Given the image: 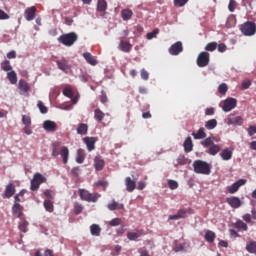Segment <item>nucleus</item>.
<instances>
[{
    "label": "nucleus",
    "instance_id": "nucleus-14",
    "mask_svg": "<svg viewBox=\"0 0 256 256\" xmlns=\"http://www.w3.org/2000/svg\"><path fill=\"white\" fill-rule=\"evenodd\" d=\"M126 191L128 193H133L134 189H137V182L132 180L131 177H126L125 179Z\"/></svg>",
    "mask_w": 256,
    "mask_h": 256
},
{
    "label": "nucleus",
    "instance_id": "nucleus-62",
    "mask_svg": "<svg viewBox=\"0 0 256 256\" xmlns=\"http://www.w3.org/2000/svg\"><path fill=\"white\" fill-rule=\"evenodd\" d=\"M251 87V80H244L242 82V89H249Z\"/></svg>",
    "mask_w": 256,
    "mask_h": 256
},
{
    "label": "nucleus",
    "instance_id": "nucleus-16",
    "mask_svg": "<svg viewBox=\"0 0 256 256\" xmlns=\"http://www.w3.org/2000/svg\"><path fill=\"white\" fill-rule=\"evenodd\" d=\"M15 185L13 183H9L4 191V197H6V199H11V197H13L15 195Z\"/></svg>",
    "mask_w": 256,
    "mask_h": 256
},
{
    "label": "nucleus",
    "instance_id": "nucleus-63",
    "mask_svg": "<svg viewBox=\"0 0 256 256\" xmlns=\"http://www.w3.org/2000/svg\"><path fill=\"white\" fill-rule=\"evenodd\" d=\"M23 131L26 135H31V133H33V130H31V125L24 126Z\"/></svg>",
    "mask_w": 256,
    "mask_h": 256
},
{
    "label": "nucleus",
    "instance_id": "nucleus-60",
    "mask_svg": "<svg viewBox=\"0 0 256 256\" xmlns=\"http://www.w3.org/2000/svg\"><path fill=\"white\" fill-rule=\"evenodd\" d=\"M141 78L144 79V81L149 80V72H147L145 69L141 70Z\"/></svg>",
    "mask_w": 256,
    "mask_h": 256
},
{
    "label": "nucleus",
    "instance_id": "nucleus-55",
    "mask_svg": "<svg viewBox=\"0 0 256 256\" xmlns=\"http://www.w3.org/2000/svg\"><path fill=\"white\" fill-rule=\"evenodd\" d=\"M22 123L24 126L31 125V116L23 115L22 116Z\"/></svg>",
    "mask_w": 256,
    "mask_h": 256
},
{
    "label": "nucleus",
    "instance_id": "nucleus-41",
    "mask_svg": "<svg viewBox=\"0 0 256 256\" xmlns=\"http://www.w3.org/2000/svg\"><path fill=\"white\" fill-rule=\"evenodd\" d=\"M205 127L208 129V131L215 129V127H217V120L216 119L208 120L205 123Z\"/></svg>",
    "mask_w": 256,
    "mask_h": 256
},
{
    "label": "nucleus",
    "instance_id": "nucleus-33",
    "mask_svg": "<svg viewBox=\"0 0 256 256\" xmlns=\"http://www.w3.org/2000/svg\"><path fill=\"white\" fill-rule=\"evenodd\" d=\"M18 89H20V91H23V93H27L30 89L29 83H27V81L23 79L19 80Z\"/></svg>",
    "mask_w": 256,
    "mask_h": 256
},
{
    "label": "nucleus",
    "instance_id": "nucleus-42",
    "mask_svg": "<svg viewBox=\"0 0 256 256\" xmlns=\"http://www.w3.org/2000/svg\"><path fill=\"white\" fill-rule=\"evenodd\" d=\"M234 226L236 227V229H242V231H247V229H249V226H247V224L242 220L236 221Z\"/></svg>",
    "mask_w": 256,
    "mask_h": 256
},
{
    "label": "nucleus",
    "instance_id": "nucleus-2",
    "mask_svg": "<svg viewBox=\"0 0 256 256\" xmlns=\"http://www.w3.org/2000/svg\"><path fill=\"white\" fill-rule=\"evenodd\" d=\"M79 39V36H77V33L70 32L67 34H63L58 38L59 43H62V45H65L66 47H71V45L75 44V41Z\"/></svg>",
    "mask_w": 256,
    "mask_h": 256
},
{
    "label": "nucleus",
    "instance_id": "nucleus-39",
    "mask_svg": "<svg viewBox=\"0 0 256 256\" xmlns=\"http://www.w3.org/2000/svg\"><path fill=\"white\" fill-rule=\"evenodd\" d=\"M202 147L207 149V147H212V145H215V141L212 137L206 138L204 141L201 142Z\"/></svg>",
    "mask_w": 256,
    "mask_h": 256
},
{
    "label": "nucleus",
    "instance_id": "nucleus-64",
    "mask_svg": "<svg viewBox=\"0 0 256 256\" xmlns=\"http://www.w3.org/2000/svg\"><path fill=\"white\" fill-rule=\"evenodd\" d=\"M100 101L101 103H107L108 101L107 94H105L103 91L101 92V95H100Z\"/></svg>",
    "mask_w": 256,
    "mask_h": 256
},
{
    "label": "nucleus",
    "instance_id": "nucleus-58",
    "mask_svg": "<svg viewBox=\"0 0 256 256\" xmlns=\"http://www.w3.org/2000/svg\"><path fill=\"white\" fill-rule=\"evenodd\" d=\"M217 49L219 51V53H225V51H227V45L221 43V44H217Z\"/></svg>",
    "mask_w": 256,
    "mask_h": 256
},
{
    "label": "nucleus",
    "instance_id": "nucleus-57",
    "mask_svg": "<svg viewBox=\"0 0 256 256\" xmlns=\"http://www.w3.org/2000/svg\"><path fill=\"white\" fill-rule=\"evenodd\" d=\"M108 185H109V183L105 180H100V181L96 182V186L103 187V191H105V189H107Z\"/></svg>",
    "mask_w": 256,
    "mask_h": 256
},
{
    "label": "nucleus",
    "instance_id": "nucleus-3",
    "mask_svg": "<svg viewBox=\"0 0 256 256\" xmlns=\"http://www.w3.org/2000/svg\"><path fill=\"white\" fill-rule=\"evenodd\" d=\"M47 178L41 173L37 172L34 174L33 179L31 180L30 189L31 191H37L41 187L42 183H46Z\"/></svg>",
    "mask_w": 256,
    "mask_h": 256
},
{
    "label": "nucleus",
    "instance_id": "nucleus-47",
    "mask_svg": "<svg viewBox=\"0 0 256 256\" xmlns=\"http://www.w3.org/2000/svg\"><path fill=\"white\" fill-rule=\"evenodd\" d=\"M228 90L229 87H227V84L225 83L220 84L218 87V92L220 93V95H225V93H227Z\"/></svg>",
    "mask_w": 256,
    "mask_h": 256
},
{
    "label": "nucleus",
    "instance_id": "nucleus-38",
    "mask_svg": "<svg viewBox=\"0 0 256 256\" xmlns=\"http://www.w3.org/2000/svg\"><path fill=\"white\" fill-rule=\"evenodd\" d=\"M246 251H248V253H256V242L253 240L248 242L246 244Z\"/></svg>",
    "mask_w": 256,
    "mask_h": 256
},
{
    "label": "nucleus",
    "instance_id": "nucleus-49",
    "mask_svg": "<svg viewBox=\"0 0 256 256\" xmlns=\"http://www.w3.org/2000/svg\"><path fill=\"white\" fill-rule=\"evenodd\" d=\"M178 165H187V158L184 155L178 156L176 167Z\"/></svg>",
    "mask_w": 256,
    "mask_h": 256
},
{
    "label": "nucleus",
    "instance_id": "nucleus-7",
    "mask_svg": "<svg viewBox=\"0 0 256 256\" xmlns=\"http://www.w3.org/2000/svg\"><path fill=\"white\" fill-rule=\"evenodd\" d=\"M168 53L174 56L183 53V42L177 41L176 43L172 44L171 47L168 49Z\"/></svg>",
    "mask_w": 256,
    "mask_h": 256
},
{
    "label": "nucleus",
    "instance_id": "nucleus-26",
    "mask_svg": "<svg viewBox=\"0 0 256 256\" xmlns=\"http://www.w3.org/2000/svg\"><path fill=\"white\" fill-rule=\"evenodd\" d=\"M94 119L98 122L101 123L103 119H105V113L101 111V109L97 108L94 110Z\"/></svg>",
    "mask_w": 256,
    "mask_h": 256
},
{
    "label": "nucleus",
    "instance_id": "nucleus-15",
    "mask_svg": "<svg viewBox=\"0 0 256 256\" xmlns=\"http://www.w3.org/2000/svg\"><path fill=\"white\" fill-rule=\"evenodd\" d=\"M88 151H93L95 149V143H97V139L95 137H85L83 139Z\"/></svg>",
    "mask_w": 256,
    "mask_h": 256
},
{
    "label": "nucleus",
    "instance_id": "nucleus-29",
    "mask_svg": "<svg viewBox=\"0 0 256 256\" xmlns=\"http://www.w3.org/2000/svg\"><path fill=\"white\" fill-rule=\"evenodd\" d=\"M219 151H221V147L217 144H214L208 148L206 153L215 157V155H217V153H219Z\"/></svg>",
    "mask_w": 256,
    "mask_h": 256
},
{
    "label": "nucleus",
    "instance_id": "nucleus-53",
    "mask_svg": "<svg viewBox=\"0 0 256 256\" xmlns=\"http://www.w3.org/2000/svg\"><path fill=\"white\" fill-rule=\"evenodd\" d=\"M168 187L169 189L175 190L179 187V183L175 180H168Z\"/></svg>",
    "mask_w": 256,
    "mask_h": 256
},
{
    "label": "nucleus",
    "instance_id": "nucleus-54",
    "mask_svg": "<svg viewBox=\"0 0 256 256\" xmlns=\"http://www.w3.org/2000/svg\"><path fill=\"white\" fill-rule=\"evenodd\" d=\"M228 9H229L230 13H233V11H235V9H237V2L235 0H230Z\"/></svg>",
    "mask_w": 256,
    "mask_h": 256
},
{
    "label": "nucleus",
    "instance_id": "nucleus-52",
    "mask_svg": "<svg viewBox=\"0 0 256 256\" xmlns=\"http://www.w3.org/2000/svg\"><path fill=\"white\" fill-rule=\"evenodd\" d=\"M189 0H174L175 7H185Z\"/></svg>",
    "mask_w": 256,
    "mask_h": 256
},
{
    "label": "nucleus",
    "instance_id": "nucleus-51",
    "mask_svg": "<svg viewBox=\"0 0 256 256\" xmlns=\"http://www.w3.org/2000/svg\"><path fill=\"white\" fill-rule=\"evenodd\" d=\"M121 225V218H114L109 222L110 227H119Z\"/></svg>",
    "mask_w": 256,
    "mask_h": 256
},
{
    "label": "nucleus",
    "instance_id": "nucleus-6",
    "mask_svg": "<svg viewBox=\"0 0 256 256\" xmlns=\"http://www.w3.org/2000/svg\"><path fill=\"white\" fill-rule=\"evenodd\" d=\"M237 107V99L235 98H227L223 101L222 109L225 113H229V111H233Z\"/></svg>",
    "mask_w": 256,
    "mask_h": 256
},
{
    "label": "nucleus",
    "instance_id": "nucleus-1",
    "mask_svg": "<svg viewBox=\"0 0 256 256\" xmlns=\"http://www.w3.org/2000/svg\"><path fill=\"white\" fill-rule=\"evenodd\" d=\"M194 173L199 175H211V165L203 160H195L193 162Z\"/></svg>",
    "mask_w": 256,
    "mask_h": 256
},
{
    "label": "nucleus",
    "instance_id": "nucleus-22",
    "mask_svg": "<svg viewBox=\"0 0 256 256\" xmlns=\"http://www.w3.org/2000/svg\"><path fill=\"white\" fill-rule=\"evenodd\" d=\"M83 57L86 62L89 63V65H97V63H99V61H97V58L95 56H92L89 52H85L83 54Z\"/></svg>",
    "mask_w": 256,
    "mask_h": 256
},
{
    "label": "nucleus",
    "instance_id": "nucleus-10",
    "mask_svg": "<svg viewBox=\"0 0 256 256\" xmlns=\"http://www.w3.org/2000/svg\"><path fill=\"white\" fill-rule=\"evenodd\" d=\"M227 125H243V117L230 114L227 118Z\"/></svg>",
    "mask_w": 256,
    "mask_h": 256
},
{
    "label": "nucleus",
    "instance_id": "nucleus-48",
    "mask_svg": "<svg viewBox=\"0 0 256 256\" xmlns=\"http://www.w3.org/2000/svg\"><path fill=\"white\" fill-rule=\"evenodd\" d=\"M63 96L71 99L73 97V90L69 87L63 89Z\"/></svg>",
    "mask_w": 256,
    "mask_h": 256
},
{
    "label": "nucleus",
    "instance_id": "nucleus-43",
    "mask_svg": "<svg viewBox=\"0 0 256 256\" xmlns=\"http://www.w3.org/2000/svg\"><path fill=\"white\" fill-rule=\"evenodd\" d=\"M44 208L46 209V211H48V213H53V202H51V200H45Z\"/></svg>",
    "mask_w": 256,
    "mask_h": 256
},
{
    "label": "nucleus",
    "instance_id": "nucleus-28",
    "mask_svg": "<svg viewBox=\"0 0 256 256\" xmlns=\"http://www.w3.org/2000/svg\"><path fill=\"white\" fill-rule=\"evenodd\" d=\"M192 137H194V139L196 140L205 139V137H207V133H205V128H199L197 133L193 132Z\"/></svg>",
    "mask_w": 256,
    "mask_h": 256
},
{
    "label": "nucleus",
    "instance_id": "nucleus-21",
    "mask_svg": "<svg viewBox=\"0 0 256 256\" xmlns=\"http://www.w3.org/2000/svg\"><path fill=\"white\" fill-rule=\"evenodd\" d=\"M132 48L133 45H131V43H129L128 41L121 40L119 43V49H121L124 53H129Z\"/></svg>",
    "mask_w": 256,
    "mask_h": 256
},
{
    "label": "nucleus",
    "instance_id": "nucleus-34",
    "mask_svg": "<svg viewBox=\"0 0 256 256\" xmlns=\"http://www.w3.org/2000/svg\"><path fill=\"white\" fill-rule=\"evenodd\" d=\"M7 79L11 85H17V73L15 71H10L7 73Z\"/></svg>",
    "mask_w": 256,
    "mask_h": 256
},
{
    "label": "nucleus",
    "instance_id": "nucleus-5",
    "mask_svg": "<svg viewBox=\"0 0 256 256\" xmlns=\"http://www.w3.org/2000/svg\"><path fill=\"white\" fill-rule=\"evenodd\" d=\"M240 29L243 35L251 37V35H255L256 33V24L255 22L247 21L246 23L241 25Z\"/></svg>",
    "mask_w": 256,
    "mask_h": 256
},
{
    "label": "nucleus",
    "instance_id": "nucleus-30",
    "mask_svg": "<svg viewBox=\"0 0 256 256\" xmlns=\"http://www.w3.org/2000/svg\"><path fill=\"white\" fill-rule=\"evenodd\" d=\"M177 214L180 219H185L187 215H193V209H179Z\"/></svg>",
    "mask_w": 256,
    "mask_h": 256
},
{
    "label": "nucleus",
    "instance_id": "nucleus-8",
    "mask_svg": "<svg viewBox=\"0 0 256 256\" xmlns=\"http://www.w3.org/2000/svg\"><path fill=\"white\" fill-rule=\"evenodd\" d=\"M245 183H247V180L240 179V180L236 181L235 183H233L231 186H228L227 191L231 195H233V194L237 193L239 191V188L243 187V185H245Z\"/></svg>",
    "mask_w": 256,
    "mask_h": 256
},
{
    "label": "nucleus",
    "instance_id": "nucleus-59",
    "mask_svg": "<svg viewBox=\"0 0 256 256\" xmlns=\"http://www.w3.org/2000/svg\"><path fill=\"white\" fill-rule=\"evenodd\" d=\"M80 173H81V168L79 167H74L71 170V175H73V177H77Z\"/></svg>",
    "mask_w": 256,
    "mask_h": 256
},
{
    "label": "nucleus",
    "instance_id": "nucleus-56",
    "mask_svg": "<svg viewBox=\"0 0 256 256\" xmlns=\"http://www.w3.org/2000/svg\"><path fill=\"white\" fill-rule=\"evenodd\" d=\"M74 211H75V214L76 215H80V213L83 212V205L79 204V203H76L74 205Z\"/></svg>",
    "mask_w": 256,
    "mask_h": 256
},
{
    "label": "nucleus",
    "instance_id": "nucleus-13",
    "mask_svg": "<svg viewBox=\"0 0 256 256\" xmlns=\"http://www.w3.org/2000/svg\"><path fill=\"white\" fill-rule=\"evenodd\" d=\"M43 128L45 129V131L55 133V131H57V124L54 121L46 120L43 123Z\"/></svg>",
    "mask_w": 256,
    "mask_h": 256
},
{
    "label": "nucleus",
    "instance_id": "nucleus-25",
    "mask_svg": "<svg viewBox=\"0 0 256 256\" xmlns=\"http://www.w3.org/2000/svg\"><path fill=\"white\" fill-rule=\"evenodd\" d=\"M143 236V230H137L136 232H128L127 238L129 241H136L139 237Z\"/></svg>",
    "mask_w": 256,
    "mask_h": 256
},
{
    "label": "nucleus",
    "instance_id": "nucleus-46",
    "mask_svg": "<svg viewBox=\"0 0 256 256\" xmlns=\"http://www.w3.org/2000/svg\"><path fill=\"white\" fill-rule=\"evenodd\" d=\"M37 107L40 110V113L45 114L49 111V109L43 104V102L40 100L37 103Z\"/></svg>",
    "mask_w": 256,
    "mask_h": 256
},
{
    "label": "nucleus",
    "instance_id": "nucleus-11",
    "mask_svg": "<svg viewBox=\"0 0 256 256\" xmlns=\"http://www.w3.org/2000/svg\"><path fill=\"white\" fill-rule=\"evenodd\" d=\"M36 13H37V7L31 6V7L27 8L24 11V16H25L26 21H33V19H35Z\"/></svg>",
    "mask_w": 256,
    "mask_h": 256
},
{
    "label": "nucleus",
    "instance_id": "nucleus-35",
    "mask_svg": "<svg viewBox=\"0 0 256 256\" xmlns=\"http://www.w3.org/2000/svg\"><path fill=\"white\" fill-rule=\"evenodd\" d=\"M97 11H99L100 13H103V12L107 11V1L98 0Z\"/></svg>",
    "mask_w": 256,
    "mask_h": 256
},
{
    "label": "nucleus",
    "instance_id": "nucleus-61",
    "mask_svg": "<svg viewBox=\"0 0 256 256\" xmlns=\"http://www.w3.org/2000/svg\"><path fill=\"white\" fill-rule=\"evenodd\" d=\"M255 133H256V126H249V128H248V135L250 137H253V135H255Z\"/></svg>",
    "mask_w": 256,
    "mask_h": 256
},
{
    "label": "nucleus",
    "instance_id": "nucleus-9",
    "mask_svg": "<svg viewBox=\"0 0 256 256\" xmlns=\"http://www.w3.org/2000/svg\"><path fill=\"white\" fill-rule=\"evenodd\" d=\"M211 55L209 52H201L197 57V65H209Z\"/></svg>",
    "mask_w": 256,
    "mask_h": 256
},
{
    "label": "nucleus",
    "instance_id": "nucleus-36",
    "mask_svg": "<svg viewBox=\"0 0 256 256\" xmlns=\"http://www.w3.org/2000/svg\"><path fill=\"white\" fill-rule=\"evenodd\" d=\"M59 147H61V142H54L52 144V157H59Z\"/></svg>",
    "mask_w": 256,
    "mask_h": 256
},
{
    "label": "nucleus",
    "instance_id": "nucleus-37",
    "mask_svg": "<svg viewBox=\"0 0 256 256\" xmlns=\"http://www.w3.org/2000/svg\"><path fill=\"white\" fill-rule=\"evenodd\" d=\"M108 209L109 211H115L116 209H125V205L113 201L112 203L108 204Z\"/></svg>",
    "mask_w": 256,
    "mask_h": 256
},
{
    "label": "nucleus",
    "instance_id": "nucleus-27",
    "mask_svg": "<svg viewBox=\"0 0 256 256\" xmlns=\"http://www.w3.org/2000/svg\"><path fill=\"white\" fill-rule=\"evenodd\" d=\"M90 232L93 237H99L101 235V227L98 224H92L90 226Z\"/></svg>",
    "mask_w": 256,
    "mask_h": 256
},
{
    "label": "nucleus",
    "instance_id": "nucleus-45",
    "mask_svg": "<svg viewBox=\"0 0 256 256\" xmlns=\"http://www.w3.org/2000/svg\"><path fill=\"white\" fill-rule=\"evenodd\" d=\"M157 35H159V28H156L152 32L147 33L146 39L148 40L155 39Z\"/></svg>",
    "mask_w": 256,
    "mask_h": 256
},
{
    "label": "nucleus",
    "instance_id": "nucleus-17",
    "mask_svg": "<svg viewBox=\"0 0 256 256\" xmlns=\"http://www.w3.org/2000/svg\"><path fill=\"white\" fill-rule=\"evenodd\" d=\"M220 157L223 161H231L233 159V150L225 148L221 151Z\"/></svg>",
    "mask_w": 256,
    "mask_h": 256
},
{
    "label": "nucleus",
    "instance_id": "nucleus-24",
    "mask_svg": "<svg viewBox=\"0 0 256 256\" xmlns=\"http://www.w3.org/2000/svg\"><path fill=\"white\" fill-rule=\"evenodd\" d=\"M12 213L15 217H21V215H23V206L19 203H15L12 207Z\"/></svg>",
    "mask_w": 256,
    "mask_h": 256
},
{
    "label": "nucleus",
    "instance_id": "nucleus-31",
    "mask_svg": "<svg viewBox=\"0 0 256 256\" xmlns=\"http://www.w3.org/2000/svg\"><path fill=\"white\" fill-rule=\"evenodd\" d=\"M87 131H89V126L85 123H80L77 128L78 135H87Z\"/></svg>",
    "mask_w": 256,
    "mask_h": 256
},
{
    "label": "nucleus",
    "instance_id": "nucleus-40",
    "mask_svg": "<svg viewBox=\"0 0 256 256\" xmlns=\"http://www.w3.org/2000/svg\"><path fill=\"white\" fill-rule=\"evenodd\" d=\"M85 161V150L79 149L77 152L76 163H83Z\"/></svg>",
    "mask_w": 256,
    "mask_h": 256
},
{
    "label": "nucleus",
    "instance_id": "nucleus-44",
    "mask_svg": "<svg viewBox=\"0 0 256 256\" xmlns=\"http://www.w3.org/2000/svg\"><path fill=\"white\" fill-rule=\"evenodd\" d=\"M217 49V42H210L205 46V51L213 53Z\"/></svg>",
    "mask_w": 256,
    "mask_h": 256
},
{
    "label": "nucleus",
    "instance_id": "nucleus-18",
    "mask_svg": "<svg viewBox=\"0 0 256 256\" xmlns=\"http://www.w3.org/2000/svg\"><path fill=\"white\" fill-rule=\"evenodd\" d=\"M59 155H61L64 165H67V163H69V148L63 146L59 152Z\"/></svg>",
    "mask_w": 256,
    "mask_h": 256
},
{
    "label": "nucleus",
    "instance_id": "nucleus-50",
    "mask_svg": "<svg viewBox=\"0 0 256 256\" xmlns=\"http://www.w3.org/2000/svg\"><path fill=\"white\" fill-rule=\"evenodd\" d=\"M29 225V222L28 221H22L20 224H19V230L22 231V233H27V226Z\"/></svg>",
    "mask_w": 256,
    "mask_h": 256
},
{
    "label": "nucleus",
    "instance_id": "nucleus-12",
    "mask_svg": "<svg viewBox=\"0 0 256 256\" xmlns=\"http://www.w3.org/2000/svg\"><path fill=\"white\" fill-rule=\"evenodd\" d=\"M226 202L233 209H239V207H241V199H239V197L231 196V197L226 199Z\"/></svg>",
    "mask_w": 256,
    "mask_h": 256
},
{
    "label": "nucleus",
    "instance_id": "nucleus-23",
    "mask_svg": "<svg viewBox=\"0 0 256 256\" xmlns=\"http://www.w3.org/2000/svg\"><path fill=\"white\" fill-rule=\"evenodd\" d=\"M217 238V234L211 230H207L204 239L207 241V243H215V239Z\"/></svg>",
    "mask_w": 256,
    "mask_h": 256
},
{
    "label": "nucleus",
    "instance_id": "nucleus-20",
    "mask_svg": "<svg viewBox=\"0 0 256 256\" xmlns=\"http://www.w3.org/2000/svg\"><path fill=\"white\" fill-rule=\"evenodd\" d=\"M185 153H191L193 151V140L191 139V136H188L183 144Z\"/></svg>",
    "mask_w": 256,
    "mask_h": 256
},
{
    "label": "nucleus",
    "instance_id": "nucleus-19",
    "mask_svg": "<svg viewBox=\"0 0 256 256\" xmlns=\"http://www.w3.org/2000/svg\"><path fill=\"white\" fill-rule=\"evenodd\" d=\"M94 167L96 171H103V167H105V160H103L101 156H96L94 159Z\"/></svg>",
    "mask_w": 256,
    "mask_h": 256
},
{
    "label": "nucleus",
    "instance_id": "nucleus-4",
    "mask_svg": "<svg viewBox=\"0 0 256 256\" xmlns=\"http://www.w3.org/2000/svg\"><path fill=\"white\" fill-rule=\"evenodd\" d=\"M79 195L82 201H88V203H97V200L101 197V195L89 193V191L85 189H79Z\"/></svg>",
    "mask_w": 256,
    "mask_h": 256
},
{
    "label": "nucleus",
    "instance_id": "nucleus-32",
    "mask_svg": "<svg viewBox=\"0 0 256 256\" xmlns=\"http://www.w3.org/2000/svg\"><path fill=\"white\" fill-rule=\"evenodd\" d=\"M121 17L123 21H129V19L133 17V11H131L130 9H123L121 11Z\"/></svg>",
    "mask_w": 256,
    "mask_h": 256
}]
</instances>
